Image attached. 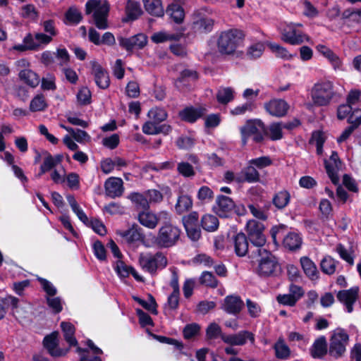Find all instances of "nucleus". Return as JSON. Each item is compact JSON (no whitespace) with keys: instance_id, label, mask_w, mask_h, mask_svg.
I'll return each instance as SVG.
<instances>
[{"instance_id":"2","label":"nucleus","mask_w":361,"mask_h":361,"mask_svg":"<svg viewBox=\"0 0 361 361\" xmlns=\"http://www.w3.org/2000/svg\"><path fill=\"white\" fill-rule=\"evenodd\" d=\"M243 38V33L237 29L221 32L216 42L219 52L225 55L233 54L242 42Z\"/></svg>"},{"instance_id":"3","label":"nucleus","mask_w":361,"mask_h":361,"mask_svg":"<svg viewBox=\"0 0 361 361\" xmlns=\"http://www.w3.org/2000/svg\"><path fill=\"white\" fill-rule=\"evenodd\" d=\"M254 255H257L259 259L257 273L261 277L275 276L279 269V264L273 255L265 248H258Z\"/></svg>"},{"instance_id":"5","label":"nucleus","mask_w":361,"mask_h":361,"mask_svg":"<svg viewBox=\"0 0 361 361\" xmlns=\"http://www.w3.org/2000/svg\"><path fill=\"white\" fill-rule=\"evenodd\" d=\"M246 232L251 244L255 247L252 254H255L258 248H264L266 244V237L264 234V226L262 223L254 219L247 221L246 224Z\"/></svg>"},{"instance_id":"24","label":"nucleus","mask_w":361,"mask_h":361,"mask_svg":"<svg viewBox=\"0 0 361 361\" xmlns=\"http://www.w3.org/2000/svg\"><path fill=\"white\" fill-rule=\"evenodd\" d=\"M234 250L239 257H244L249 251V244L246 235L238 233L232 238Z\"/></svg>"},{"instance_id":"26","label":"nucleus","mask_w":361,"mask_h":361,"mask_svg":"<svg viewBox=\"0 0 361 361\" xmlns=\"http://www.w3.org/2000/svg\"><path fill=\"white\" fill-rule=\"evenodd\" d=\"M316 49L329 61L334 69L341 68L342 62L340 58L331 49L324 44H318Z\"/></svg>"},{"instance_id":"41","label":"nucleus","mask_w":361,"mask_h":361,"mask_svg":"<svg viewBox=\"0 0 361 361\" xmlns=\"http://www.w3.org/2000/svg\"><path fill=\"white\" fill-rule=\"evenodd\" d=\"M73 212L77 215L78 219L85 224H89V219L87 215L84 213L83 210L80 208L75 197L73 195H68L66 197Z\"/></svg>"},{"instance_id":"36","label":"nucleus","mask_w":361,"mask_h":361,"mask_svg":"<svg viewBox=\"0 0 361 361\" xmlns=\"http://www.w3.org/2000/svg\"><path fill=\"white\" fill-rule=\"evenodd\" d=\"M126 13L128 20H136L142 14V9L139 3L128 0L126 6Z\"/></svg>"},{"instance_id":"27","label":"nucleus","mask_w":361,"mask_h":361,"mask_svg":"<svg viewBox=\"0 0 361 361\" xmlns=\"http://www.w3.org/2000/svg\"><path fill=\"white\" fill-rule=\"evenodd\" d=\"M310 354L314 358H322L327 353L326 339L324 336L317 338L310 348Z\"/></svg>"},{"instance_id":"52","label":"nucleus","mask_w":361,"mask_h":361,"mask_svg":"<svg viewBox=\"0 0 361 361\" xmlns=\"http://www.w3.org/2000/svg\"><path fill=\"white\" fill-rule=\"evenodd\" d=\"M199 281L200 284L211 288H216L218 285V281L215 276L209 271H203L200 276Z\"/></svg>"},{"instance_id":"49","label":"nucleus","mask_w":361,"mask_h":361,"mask_svg":"<svg viewBox=\"0 0 361 361\" xmlns=\"http://www.w3.org/2000/svg\"><path fill=\"white\" fill-rule=\"evenodd\" d=\"M47 104L42 94L36 95L30 102V109L31 111H44Z\"/></svg>"},{"instance_id":"1","label":"nucleus","mask_w":361,"mask_h":361,"mask_svg":"<svg viewBox=\"0 0 361 361\" xmlns=\"http://www.w3.org/2000/svg\"><path fill=\"white\" fill-rule=\"evenodd\" d=\"M110 5L106 0H88L85 4V13H92V23L99 30L109 27L108 17Z\"/></svg>"},{"instance_id":"35","label":"nucleus","mask_w":361,"mask_h":361,"mask_svg":"<svg viewBox=\"0 0 361 361\" xmlns=\"http://www.w3.org/2000/svg\"><path fill=\"white\" fill-rule=\"evenodd\" d=\"M213 26L214 20L209 18H201L193 23V29L201 33L211 32Z\"/></svg>"},{"instance_id":"33","label":"nucleus","mask_w":361,"mask_h":361,"mask_svg":"<svg viewBox=\"0 0 361 361\" xmlns=\"http://www.w3.org/2000/svg\"><path fill=\"white\" fill-rule=\"evenodd\" d=\"M283 129L282 122L273 123L265 128L264 135H267L271 140H281L283 137Z\"/></svg>"},{"instance_id":"29","label":"nucleus","mask_w":361,"mask_h":361,"mask_svg":"<svg viewBox=\"0 0 361 361\" xmlns=\"http://www.w3.org/2000/svg\"><path fill=\"white\" fill-rule=\"evenodd\" d=\"M157 109H151L148 112V116L149 118H152L153 121H147L142 126V131L145 134L155 135L158 133V118Z\"/></svg>"},{"instance_id":"62","label":"nucleus","mask_w":361,"mask_h":361,"mask_svg":"<svg viewBox=\"0 0 361 361\" xmlns=\"http://www.w3.org/2000/svg\"><path fill=\"white\" fill-rule=\"evenodd\" d=\"M248 164L250 165H253L257 168L262 169L265 167L270 166L272 164V161L269 157H261L256 159H250L248 161Z\"/></svg>"},{"instance_id":"11","label":"nucleus","mask_w":361,"mask_h":361,"mask_svg":"<svg viewBox=\"0 0 361 361\" xmlns=\"http://www.w3.org/2000/svg\"><path fill=\"white\" fill-rule=\"evenodd\" d=\"M180 231L173 224L166 222L159 228V247H169L174 245L180 238Z\"/></svg>"},{"instance_id":"16","label":"nucleus","mask_w":361,"mask_h":361,"mask_svg":"<svg viewBox=\"0 0 361 361\" xmlns=\"http://www.w3.org/2000/svg\"><path fill=\"white\" fill-rule=\"evenodd\" d=\"M359 288L354 286L348 290H343L338 292L336 298L342 303L346 311L350 313L353 310V305L358 298Z\"/></svg>"},{"instance_id":"37","label":"nucleus","mask_w":361,"mask_h":361,"mask_svg":"<svg viewBox=\"0 0 361 361\" xmlns=\"http://www.w3.org/2000/svg\"><path fill=\"white\" fill-rule=\"evenodd\" d=\"M20 78L28 85L35 87L39 83V77L36 73L30 69H25L20 72Z\"/></svg>"},{"instance_id":"28","label":"nucleus","mask_w":361,"mask_h":361,"mask_svg":"<svg viewBox=\"0 0 361 361\" xmlns=\"http://www.w3.org/2000/svg\"><path fill=\"white\" fill-rule=\"evenodd\" d=\"M300 264L305 275L311 280L319 278V271L315 264L307 257L300 258Z\"/></svg>"},{"instance_id":"10","label":"nucleus","mask_w":361,"mask_h":361,"mask_svg":"<svg viewBox=\"0 0 361 361\" xmlns=\"http://www.w3.org/2000/svg\"><path fill=\"white\" fill-rule=\"evenodd\" d=\"M348 340L349 336L344 329H336L330 339L329 354L336 358L341 357L346 350Z\"/></svg>"},{"instance_id":"38","label":"nucleus","mask_w":361,"mask_h":361,"mask_svg":"<svg viewBox=\"0 0 361 361\" xmlns=\"http://www.w3.org/2000/svg\"><path fill=\"white\" fill-rule=\"evenodd\" d=\"M219 219L212 214H204L201 219V225L207 231L214 232L219 227Z\"/></svg>"},{"instance_id":"56","label":"nucleus","mask_w":361,"mask_h":361,"mask_svg":"<svg viewBox=\"0 0 361 361\" xmlns=\"http://www.w3.org/2000/svg\"><path fill=\"white\" fill-rule=\"evenodd\" d=\"M91 97L90 90L86 87H82L78 90L77 100L80 104L87 105L90 103Z\"/></svg>"},{"instance_id":"18","label":"nucleus","mask_w":361,"mask_h":361,"mask_svg":"<svg viewBox=\"0 0 361 361\" xmlns=\"http://www.w3.org/2000/svg\"><path fill=\"white\" fill-rule=\"evenodd\" d=\"M244 306L241 298L235 295L226 296L221 304V309L228 314L237 315Z\"/></svg>"},{"instance_id":"8","label":"nucleus","mask_w":361,"mask_h":361,"mask_svg":"<svg viewBox=\"0 0 361 361\" xmlns=\"http://www.w3.org/2000/svg\"><path fill=\"white\" fill-rule=\"evenodd\" d=\"M242 142L246 145L249 137H252L255 142H260L264 140V124L259 120L248 121L240 128Z\"/></svg>"},{"instance_id":"43","label":"nucleus","mask_w":361,"mask_h":361,"mask_svg":"<svg viewBox=\"0 0 361 361\" xmlns=\"http://www.w3.org/2000/svg\"><path fill=\"white\" fill-rule=\"evenodd\" d=\"M140 223L149 228H154L157 224L158 219L156 214L149 212H144L139 214Z\"/></svg>"},{"instance_id":"48","label":"nucleus","mask_w":361,"mask_h":361,"mask_svg":"<svg viewBox=\"0 0 361 361\" xmlns=\"http://www.w3.org/2000/svg\"><path fill=\"white\" fill-rule=\"evenodd\" d=\"M264 48L262 42L255 43L247 48L246 55L250 59H258L262 55Z\"/></svg>"},{"instance_id":"39","label":"nucleus","mask_w":361,"mask_h":361,"mask_svg":"<svg viewBox=\"0 0 361 361\" xmlns=\"http://www.w3.org/2000/svg\"><path fill=\"white\" fill-rule=\"evenodd\" d=\"M276 357L279 359L286 360L289 357L290 350L289 347L286 344L283 338H279L274 344Z\"/></svg>"},{"instance_id":"44","label":"nucleus","mask_w":361,"mask_h":361,"mask_svg":"<svg viewBox=\"0 0 361 361\" xmlns=\"http://www.w3.org/2000/svg\"><path fill=\"white\" fill-rule=\"evenodd\" d=\"M65 17V23L69 25L78 24L82 18L81 13L75 7L70 8L66 11Z\"/></svg>"},{"instance_id":"64","label":"nucleus","mask_w":361,"mask_h":361,"mask_svg":"<svg viewBox=\"0 0 361 361\" xmlns=\"http://www.w3.org/2000/svg\"><path fill=\"white\" fill-rule=\"evenodd\" d=\"M178 171L185 177H192L195 173L193 167L188 162H180L178 164Z\"/></svg>"},{"instance_id":"25","label":"nucleus","mask_w":361,"mask_h":361,"mask_svg":"<svg viewBox=\"0 0 361 361\" xmlns=\"http://www.w3.org/2000/svg\"><path fill=\"white\" fill-rule=\"evenodd\" d=\"M140 263L143 269L151 274H155L158 268L157 253L153 255L148 253L141 254Z\"/></svg>"},{"instance_id":"23","label":"nucleus","mask_w":361,"mask_h":361,"mask_svg":"<svg viewBox=\"0 0 361 361\" xmlns=\"http://www.w3.org/2000/svg\"><path fill=\"white\" fill-rule=\"evenodd\" d=\"M92 73L98 87L106 89L109 86L110 80L108 73L99 63H92Z\"/></svg>"},{"instance_id":"13","label":"nucleus","mask_w":361,"mask_h":361,"mask_svg":"<svg viewBox=\"0 0 361 361\" xmlns=\"http://www.w3.org/2000/svg\"><path fill=\"white\" fill-rule=\"evenodd\" d=\"M51 41L52 38L51 36L42 32H36L33 35L28 34L23 39V42L27 44V48L30 50L42 49Z\"/></svg>"},{"instance_id":"63","label":"nucleus","mask_w":361,"mask_h":361,"mask_svg":"<svg viewBox=\"0 0 361 361\" xmlns=\"http://www.w3.org/2000/svg\"><path fill=\"white\" fill-rule=\"evenodd\" d=\"M246 306L249 315L252 318L258 317L261 313L259 305L250 299L246 300Z\"/></svg>"},{"instance_id":"4","label":"nucleus","mask_w":361,"mask_h":361,"mask_svg":"<svg viewBox=\"0 0 361 361\" xmlns=\"http://www.w3.org/2000/svg\"><path fill=\"white\" fill-rule=\"evenodd\" d=\"M335 94L334 84L329 80L317 82L311 91L313 103L319 106L329 105Z\"/></svg>"},{"instance_id":"21","label":"nucleus","mask_w":361,"mask_h":361,"mask_svg":"<svg viewBox=\"0 0 361 361\" xmlns=\"http://www.w3.org/2000/svg\"><path fill=\"white\" fill-rule=\"evenodd\" d=\"M58 336L59 333L54 331L45 336L43 341L44 347L47 349L49 354L54 357L64 355L68 351V350H63L58 348Z\"/></svg>"},{"instance_id":"51","label":"nucleus","mask_w":361,"mask_h":361,"mask_svg":"<svg viewBox=\"0 0 361 361\" xmlns=\"http://www.w3.org/2000/svg\"><path fill=\"white\" fill-rule=\"evenodd\" d=\"M197 197L201 202L209 203L214 198V192L210 188L204 185L198 190Z\"/></svg>"},{"instance_id":"17","label":"nucleus","mask_w":361,"mask_h":361,"mask_svg":"<svg viewBox=\"0 0 361 361\" xmlns=\"http://www.w3.org/2000/svg\"><path fill=\"white\" fill-rule=\"evenodd\" d=\"M221 339L225 343L231 345H243L247 340H250L252 343L255 342L253 334L248 331H241L235 334L221 335Z\"/></svg>"},{"instance_id":"12","label":"nucleus","mask_w":361,"mask_h":361,"mask_svg":"<svg viewBox=\"0 0 361 361\" xmlns=\"http://www.w3.org/2000/svg\"><path fill=\"white\" fill-rule=\"evenodd\" d=\"M118 40L122 48L130 51L145 47L147 43V37L142 33H140L130 37H118Z\"/></svg>"},{"instance_id":"9","label":"nucleus","mask_w":361,"mask_h":361,"mask_svg":"<svg viewBox=\"0 0 361 361\" xmlns=\"http://www.w3.org/2000/svg\"><path fill=\"white\" fill-rule=\"evenodd\" d=\"M118 234L126 243L130 245H134L142 240L147 247H152L158 244V238L155 235H149L143 239L140 228L137 225L133 226L126 231H120Z\"/></svg>"},{"instance_id":"6","label":"nucleus","mask_w":361,"mask_h":361,"mask_svg":"<svg viewBox=\"0 0 361 361\" xmlns=\"http://www.w3.org/2000/svg\"><path fill=\"white\" fill-rule=\"evenodd\" d=\"M302 27L300 23L288 24L281 31V39L291 45H300L304 42H309L310 38L300 30Z\"/></svg>"},{"instance_id":"19","label":"nucleus","mask_w":361,"mask_h":361,"mask_svg":"<svg viewBox=\"0 0 361 361\" xmlns=\"http://www.w3.org/2000/svg\"><path fill=\"white\" fill-rule=\"evenodd\" d=\"M265 109L271 116L281 117L286 115L288 109V104L281 99L270 100L264 104Z\"/></svg>"},{"instance_id":"34","label":"nucleus","mask_w":361,"mask_h":361,"mask_svg":"<svg viewBox=\"0 0 361 361\" xmlns=\"http://www.w3.org/2000/svg\"><path fill=\"white\" fill-rule=\"evenodd\" d=\"M290 195L287 190H281L276 192L273 198V204L279 209H284L290 202Z\"/></svg>"},{"instance_id":"55","label":"nucleus","mask_w":361,"mask_h":361,"mask_svg":"<svg viewBox=\"0 0 361 361\" xmlns=\"http://www.w3.org/2000/svg\"><path fill=\"white\" fill-rule=\"evenodd\" d=\"M342 16L344 19H348L350 22L356 23H361V8L346 9L343 11Z\"/></svg>"},{"instance_id":"20","label":"nucleus","mask_w":361,"mask_h":361,"mask_svg":"<svg viewBox=\"0 0 361 361\" xmlns=\"http://www.w3.org/2000/svg\"><path fill=\"white\" fill-rule=\"evenodd\" d=\"M123 182L120 178L111 177L108 178L104 184L106 195L115 198L122 195L123 192Z\"/></svg>"},{"instance_id":"58","label":"nucleus","mask_w":361,"mask_h":361,"mask_svg":"<svg viewBox=\"0 0 361 361\" xmlns=\"http://www.w3.org/2000/svg\"><path fill=\"white\" fill-rule=\"evenodd\" d=\"M247 208L251 214L255 218L262 221L267 220V212L259 205L255 204H249L247 205Z\"/></svg>"},{"instance_id":"40","label":"nucleus","mask_w":361,"mask_h":361,"mask_svg":"<svg viewBox=\"0 0 361 361\" xmlns=\"http://www.w3.org/2000/svg\"><path fill=\"white\" fill-rule=\"evenodd\" d=\"M61 327L63 332V336L67 343L70 345H76L78 342L74 336L75 328L73 324L68 322H63L61 324Z\"/></svg>"},{"instance_id":"42","label":"nucleus","mask_w":361,"mask_h":361,"mask_svg":"<svg viewBox=\"0 0 361 361\" xmlns=\"http://www.w3.org/2000/svg\"><path fill=\"white\" fill-rule=\"evenodd\" d=\"M234 99V90L231 87H220L216 93L219 103L226 104Z\"/></svg>"},{"instance_id":"45","label":"nucleus","mask_w":361,"mask_h":361,"mask_svg":"<svg viewBox=\"0 0 361 361\" xmlns=\"http://www.w3.org/2000/svg\"><path fill=\"white\" fill-rule=\"evenodd\" d=\"M242 173L244 176V178H243V182L245 181L252 183L259 180V173L253 165L249 164L248 166L245 167L242 171Z\"/></svg>"},{"instance_id":"50","label":"nucleus","mask_w":361,"mask_h":361,"mask_svg":"<svg viewBox=\"0 0 361 361\" xmlns=\"http://www.w3.org/2000/svg\"><path fill=\"white\" fill-rule=\"evenodd\" d=\"M185 28L180 27L176 33H169L167 32H159V42L165 41H178L183 37Z\"/></svg>"},{"instance_id":"54","label":"nucleus","mask_w":361,"mask_h":361,"mask_svg":"<svg viewBox=\"0 0 361 361\" xmlns=\"http://www.w3.org/2000/svg\"><path fill=\"white\" fill-rule=\"evenodd\" d=\"M133 298L147 311L157 314V302L154 298H152L151 301L142 300L137 296H133Z\"/></svg>"},{"instance_id":"15","label":"nucleus","mask_w":361,"mask_h":361,"mask_svg":"<svg viewBox=\"0 0 361 361\" xmlns=\"http://www.w3.org/2000/svg\"><path fill=\"white\" fill-rule=\"evenodd\" d=\"M235 208L233 200L225 195H219L216 200V205L214 206V212L220 217H228Z\"/></svg>"},{"instance_id":"47","label":"nucleus","mask_w":361,"mask_h":361,"mask_svg":"<svg viewBox=\"0 0 361 361\" xmlns=\"http://www.w3.org/2000/svg\"><path fill=\"white\" fill-rule=\"evenodd\" d=\"M336 263L331 257L326 256L321 261L320 267L324 274L331 275L336 271Z\"/></svg>"},{"instance_id":"53","label":"nucleus","mask_w":361,"mask_h":361,"mask_svg":"<svg viewBox=\"0 0 361 361\" xmlns=\"http://www.w3.org/2000/svg\"><path fill=\"white\" fill-rule=\"evenodd\" d=\"M197 78V72L192 70L185 69L180 73V76L176 81V86L180 87L181 85H185L189 80H195Z\"/></svg>"},{"instance_id":"32","label":"nucleus","mask_w":361,"mask_h":361,"mask_svg":"<svg viewBox=\"0 0 361 361\" xmlns=\"http://www.w3.org/2000/svg\"><path fill=\"white\" fill-rule=\"evenodd\" d=\"M166 13L177 24L182 23L185 18L184 9L178 4L169 5L166 9Z\"/></svg>"},{"instance_id":"22","label":"nucleus","mask_w":361,"mask_h":361,"mask_svg":"<svg viewBox=\"0 0 361 361\" xmlns=\"http://www.w3.org/2000/svg\"><path fill=\"white\" fill-rule=\"evenodd\" d=\"M207 112V109L204 107L200 106L197 108H195L192 106L186 107L182 111L179 112V116L181 120L189 122L194 123L198 118L203 116Z\"/></svg>"},{"instance_id":"59","label":"nucleus","mask_w":361,"mask_h":361,"mask_svg":"<svg viewBox=\"0 0 361 361\" xmlns=\"http://www.w3.org/2000/svg\"><path fill=\"white\" fill-rule=\"evenodd\" d=\"M206 334L209 339H215L218 337L221 338V335H225V334L221 332V327L216 323H212L208 326Z\"/></svg>"},{"instance_id":"46","label":"nucleus","mask_w":361,"mask_h":361,"mask_svg":"<svg viewBox=\"0 0 361 361\" xmlns=\"http://www.w3.org/2000/svg\"><path fill=\"white\" fill-rule=\"evenodd\" d=\"M176 146L181 149H190L195 144V139L192 135H182L176 141Z\"/></svg>"},{"instance_id":"7","label":"nucleus","mask_w":361,"mask_h":361,"mask_svg":"<svg viewBox=\"0 0 361 361\" xmlns=\"http://www.w3.org/2000/svg\"><path fill=\"white\" fill-rule=\"evenodd\" d=\"M271 236L275 244H278L277 239L283 238V244L285 247L290 250H295L300 247L302 245V238L295 232H289L286 235L283 234V226H275L271 229Z\"/></svg>"},{"instance_id":"14","label":"nucleus","mask_w":361,"mask_h":361,"mask_svg":"<svg viewBox=\"0 0 361 361\" xmlns=\"http://www.w3.org/2000/svg\"><path fill=\"white\" fill-rule=\"evenodd\" d=\"M326 173L334 185L339 182L338 171L341 169V161L337 152L333 151L329 159L324 160Z\"/></svg>"},{"instance_id":"60","label":"nucleus","mask_w":361,"mask_h":361,"mask_svg":"<svg viewBox=\"0 0 361 361\" xmlns=\"http://www.w3.org/2000/svg\"><path fill=\"white\" fill-rule=\"evenodd\" d=\"M128 197L140 209H145L148 206L147 200L140 193H132Z\"/></svg>"},{"instance_id":"57","label":"nucleus","mask_w":361,"mask_h":361,"mask_svg":"<svg viewBox=\"0 0 361 361\" xmlns=\"http://www.w3.org/2000/svg\"><path fill=\"white\" fill-rule=\"evenodd\" d=\"M268 46L269 49L271 50L273 53L275 54V55L277 57L281 58V59H289L290 54L288 51V50L279 45V44L274 43V42H269L268 44Z\"/></svg>"},{"instance_id":"30","label":"nucleus","mask_w":361,"mask_h":361,"mask_svg":"<svg viewBox=\"0 0 361 361\" xmlns=\"http://www.w3.org/2000/svg\"><path fill=\"white\" fill-rule=\"evenodd\" d=\"M42 164L40 166V172L38 176H41L44 173L54 168L62 160V156H51L49 153L46 152Z\"/></svg>"},{"instance_id":"61","label":"nucleus","mask_w":361,"mask_h":361,"mask_svg":"<svg viewBox=\"0 0 361 361\" xmlns=\"http://www.w3.org/2000/svg\"><path fill=\"white\" fill-rule=\"evenodd\" d=\"M200 327L197 324H187L183 329V336L186 339H190L196 336L200 332Z\"/></svg>"},{"instance_id":"31","label":"nucleus","mask_w":361,"mask_h":361,"mask_svg":"<svg viewBox=\"0 0 361 361\" xmlns=\"http://www.w3.org/2000/svg\"><path fill=\"white\" fill-rule=\"evenodd\" d=\"M192 197L186 194H180L175 205L176 212L179 214H183L188 212L192 207Z\"/></svg>"}]
</instances>
